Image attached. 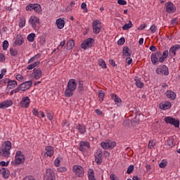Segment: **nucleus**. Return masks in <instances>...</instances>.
Returning <instances> with one entry per match:
<instances>
[{
    "mask_svg": "<svg viewBox=\"0 0 180 180\" xmlns=\"http://www.w3.org/2000/svg\"><path fill=\"white\" fill-rule=\"evenodd\" d=\"M12 149V143L9 141H4L0 147V157L9 158L11 150Z\"/></svg>",
    "mask_w": 180,
    "mask_h": 180,
    "instance_id": "obj_1",
    "label": "nucleus"
},
{
    "mask_svg": "<svg viewBox=\"0 0 180 180\" xmlns=\"http://www.w3.org/2000/svg\"><path fill=\"white\" fill-rule=\"evenodd\" d=\"M75 89H77V82H75V79H70L68 82L66 89L65 90V96L71 98V96L74 95Z\"/></svg>",
    "mask_w": 180,
    "mask_h": 180,
    "instance_id": "obj_2",
    "label": "nucleus"
},
{
    "mask_svg": "<svg viewBox=\"0 0 180 180\" xmlns=\"http://www.w3.org/2000/svg\"><path fill=\"white\" fill-rule=\"evenodd\" d=\"M72 171L74 174H75L76 176H78L79 178H82V176H84V174H85L84 167L78 165L72 167Z\"/></svg>",
    "mask_w": 180,
    "mask_h": 180,
    "instance_id": "obj_3",
    "label": "nucleus"
},
{
    "mask_svg": "<svg viewBox=\"0 0 180 180\" xmlns=\"http://www.w3.org/2000/svg\"><path fill=\"white\" fill-rule=\"evenodd\" d=\"M93 32L95 34H99L102 30V22L99 20H95L92 23Z\"/></svg>",
    "mask_w": 180,
    "mask_h": 180,
    "instance_id": "obj_4",
    "label": "nucleus"
},
{
    "mask_svg": "<svg viewBox=\"0 0 180 180\" xmlns=\"http://www.w3.org/2000/svg\"><path fill=\"white\" fill-rule=\"evenodd\" d=\"M15 164H23L25 162V155L20 150H18L15 153Z\"/></svg>",
    "mask_w": 180,
    "mask_h": 180,
    "instance_id": "obj_5",
    "label": "nucleus"
},
{
    "mask_svg": "<svg viewBox=\"0 0 180 180\" xmlns=\"http://www.w3.org/2000/svg\"><path fill=\"white\" fill-rule=\"evenodd\" d=\"M165 122L167 124H172L174 127H179V120L172 117L165 118Z\"/></svg>",
    "mask_w": 180,
    "mask_h": 180,
    "instance_id": "obj_6",
    "label": "nucleus"
},
{
    "mask_svg": "<svg viewBox=\"0 0 180 180\" xmlns=\"http://www.w3.org/2000/svg\"><path fill=\"white\" fill-rule=\"evenodd\" d=\"M94 41H95L94 38H88L85 39L81 45L82 49L86 50L87 49H89V47H92Z\"/></svg>",
    "mask_w": 180,
    "mask_h": 180,
    "instance_id": "obj_7",
    "label": "nucleus"
},
{
    "mask_svg": "<svg viewBox=\"0 0 180 180\" xmlns=\"http://www.w3.org/2000/svg\"><path fill=\"white\" fill-rule=\"evenodd\" d=\"M44 180H56V174L51 169H48L46 171Z\"/></svg>",
    "mask_w": 180,
    "mask_h": 180,
    "instance_id": "obj_8",
    "label": "nucleus"
},
{
    "mask_svg": "<svg viewBox=\"0 0 180 180\" xmlns=\"http://www.w3.org/2000/svg\"><path fill=\"white\" fill-rule=\"evenodd\" d=\"M165 8L167 13H175L176 11V7H175V5L171 1H168L165 4Z\"/></svg>",
    "mask_w": 180,
    "mask_h": 180,
    "instance_id": "obj_9",
    "label": "nucleus"
},
{
    "mask_svg": "<svg viewBox=\"0 0 180 180\" xmlns=\"http://www.w3.org/2000/svg\"><path fill=\"white\" fill-rule=\"evenodd\" d=\"M155 71L159 75H168V74H169L168 72V68L165 65L160 66L159 68H156Z\"/></svg>",
    "mask_w": 180,
    "mask_h": 180,
    "instance_id": "obj_10",
    "label": "nucleus"
},
{
    "mask_svg": "<svg viewBox=\"0 0 180 180\" xmlns=\"http://www.w3.org/2000/svg\"><path fill=\"white\" fill-rule=\"evenodd\" d=\"M32 9H34V12L38 13L41 12V6L37 4H30V5L27 6L26 11H32Z\"/></svg>",
    "mask_w": 180,
    "mask_h": 180,
    "instance_id": "obj_11",
    "label": "nucleus"
},
{
    "mask_svg": "<svg viewBox=\"0 0 180 180\" xmlns=\"http://www.w3.org/2000/svg\"><path fill=\"white\" fill-rule=\"evenodd\" d=\"M30 105V98L27 96H24L22 98L20 102V106L21 108H27Z\"/></svg>",
    "mask_w": 180,
    "mask_h": 180,
    "instance_id": "obj_12",
    "label": "nucleus"
},
{
    "mask_svg": "<svg viewBox=\"0 0 180 180\" xmlns=\"http://www.w3.org/2000/svg\"><path fill=\"white\" fill-rule=\"evenodd\" d=\"M102 149L98 148L95 153V161L98 165H101L102 164Z\"/></svg>",
    "mask_w": 180,
    "mask_h": 180,
    "instance_id": "obj_13",
    "label": "nucleus"
},
{
    "mask_svg": "<svg viewBox=\"0 0 180 180\" xmlns=\"http://www.w3.org/2000/svg\"><path fill=\"white\" fill-rule=\"evenodd\" d=\"M91 148V145H89V142L88 141H81L79 143V150L80 151L85 152L86 150H89Z\"/></svg>",
    "mask_w": 180,
    "mask_h": 180,
    "instance_id": "obj_14",
    "label": "nucleus"
},
{
    "mask_svg": "<svg viewBox=\"0 0 180 180\" xmlns=\"http://www.w3.org/2000/svg\"><path fill=\"white\" fill-rule=\"evenodd\" d=\"M32 84L33 83L32 81L23 82L19 85L20 91H22L23 92H25V91H27V89H30V86H32Z\"/></svg>",
    "mask_w": 180,
    "mask_h": 180,
    "instance_id": "obj_15",
    "label": "nucleus"
},
{
    "mask_svg": "<svg viewBox=\"0 0 180 180\" xmlns=\"http://www.w3.org/2000/svg\"><path fill=\"white\" fill-rule=\"evenodd\" d=\"M29 22L32 25L33 29H36V27H37V25L40 23V20H39V18L36 16H31L29 19Z\"/></svg>",
    "mask_w": 180,
    "mask_h": 180,
    "instance_id": "obj_16",
    "label": "nucleus"
},
{
    "mask_svg": "<svg viewBox=\"0 0 180 180\" xmlns=\"http://www.w3.org/2000/svg\"><path fill=\"white\" fill-rule=\"evenodd\" d=\"M161 56V52L158 51L155 53H153L150 56V60L152 61V63L155 65L158 64L159 63V59L158 57Z\"/></svg>",
    "mask_w": 180,
    "mask_h": 180,
    "instance_id": "obj_17",
    "label": "nucleus"
},
{
    "mask_svg": "<svg viewBox=\"0 0 180 180\" xmlns=\"http://www.w3.org/2000/svg\"><path fill=\"white\" fill-rule=\"evenodd\" d=\"M180 49V45L179 44H175L172 46L169 51V54L171 57H175L176 56V51Z\"/></svg>",
    "mask_w": 180,
    "mask_h": 180,
    "instance_id": "obj_18",
    "label": "nucleus"
},
{
    "mask_svg": "<svg viewBox=\"0 0 180 180\" xmlns=\"http://www.w3.org/2000/svg\"><path fill=\"white\" fill-rule=\"evenodd\" d=\"M31 75L34 79H40L42 77L41 70L34 68Z\"/></svg>",
    "mask_w": 180,
    "mask_h": 180,
    "instance_id": "obj_19",
    "label": "nucleus"
},
{
    "mask_svg": "<svg viewBox=\"0 0 180 180\" xmlns=\"http://www.w3.org/2000/svg\"><path fill=\"white\" fill-rule=\"evenodd\" d=\"M12 105H13L12 100H6L0 103V109H7V108L12 106Z\"/></svg>",
    "mask_w": 180,
    "mask_h": 180,
    "instance_id": "obj_20",
    "label": "nucleus"
},
{
    "mask_svg": "<svg viewBox=\"0 0 180 180\" xmlns=\"http://www.w3.org/2000/svg\"><path fill=\"white\" fill-rule=\"evenodd\" d=\"M171 103L168 101L161 103L159 105L160 109H162V110H168V109H171Z\"/></svg>",
    "mask_w": 180,
    "mask_h": 180,
    "instance_id": "obj_21",
    "label": "nucleus"
},
{
    "mask_svg": "<svg viewBox=\"0 0 180 180\" xmlns=\"http://www.w3.org/2000/svg\"><path fill=\"white\" fill-rule=\"evenodd\" d=\"M45 150L46 151L45 155H47V157H53L54 155V148L52 146H46Z\"/></svg>",
    "mask_w": 180,
    "mask_h": 180,
    "instance_id": "obj_22",
    "label": "nucleus"
},
{
    "mask_svg": "<svg viewBox=\"0 0 180 180\" xmlns=\"http://www.w3.org/2000/svg\"><path fill=\"white\" fill-rule=\"evenodd\" d=\"M111 98L112 100H114V101L115 102V104L117 106H120V105H122V99L119 98V96L116 94H112Z\"/></svg>",
    "mask_w": 180,
    "mask_h": 180,
    "instance_id": "obj_23",
    "label": "nucleus"
},
{
    "mask_svg": "<svg viewBox=\"0 0 180 180\" xmlns=\"http://www.w3.org/2000/svg\"><path fill=\"white\" fill-rule=\"evenodd\" d=\"M166 96L167 98H168L169 99H172V101L175 100L176 98V94H175L174 91L169 90L166 91Z\"/></svg>",
    "mask_w": 180,
    "mask_h": 180,
    "instance_id": "obj_24",
    "label": "nucleus"
},
{
    "mask_svg": "<svg viewBox=\"0 0 180 180\" xmlns=\"http://www.w3.org/2000/svg\"><path fill=\"white\" fill-rule=\"evenodd\" d=\"M8 86L7 88L8 89H13L15 86H18V82L15 80H9L8 79Z\"/></svg>",
    "mask_w": 180,
    "mask_h": 180,
    "instance_id": "obj_25",
    "label": "nucleus"
},
{
    "mask_svg": "<svg viewBox=\"0 0 180 180\" xmlns=\"http://www.w3.org/2000/svg\"><path fill=\"white\" fill-rule=\"evenodd\" d=\"M56 23L58 29H63L64 27V25H65V21H64L61 18H59V19L56 20Z\"/></svg>",
    "mask_w": 180,
    "mask_h": 180,
    "instance_id": "obj_26",
    "label": "nucleus"
},
{
    "mask_svg": "<svg viewBox=\"0 0 180 180\" xmlns=\"http://www.w3.org/2000/svg\"><path fill=\"white\" fill-rule=\"evenodd\" d=\"M77 91L79 92V94H82L84 92V81H78Z\"/></svg>",
    "mask_w": 180,
    "mask_h": 180,
    "instance_id": "obj_27",
    "label": "nucleus"
},
{
    "mask_svg": "<svg viewBox=\"0 0 180 180\" xmlns=\"http://www.w3.org/2000/svg\"><path fill=\"white\" fill-rule=\"evenodd\" d=\"M77 129L79 130V132H80L81 134H84L85 133H86V128L85 127V126L79 124L77 126Z\"/></svg>",
    "mask_w": 180,
    "mask_h": 180,
    "instance_id": "obj_28",
    "label": "nucleus"
},
{
    "mask_svg": "<svg viewBox=\"0 0 180 180\" xmlns=\"http://www.w3.org/2000/svg\"><path fill=\"white\" fill-rule=\"evenodd\" d=\"M88 178L89 180H96V179H95V172H94V169H89L88 171Z\"/></svg>",
    "mask_w": 180,
    "mask_h": 180,
    "instance_id": "obj_29",
    "label": "nucleus"
},
{
    "mask_svg": "<svg viewBox=\"0 0 180 180\" xmlns=\"http://www.w3.org/2000/svg\"><path fill=\"white\" fill-rule=\"evenodd\" d=\"M23 37L20 35H18L15 39V44L17 46H22L23 44Z\"/></svg>",
    "mask_w": 180,
    "mask_h": 180,
    "instance_id": "obj_30",
    "label": "nucleus"
},
{
    "mask_svg": "<svg viewBox=\"0 0 180 180\" xmlns=\"http://www.w3.org/2000/svg\"><path fill=\"white\" fill-rule=\"evenodd\" d=\"M134 81L137 88H143L144 86V83L141 82L139 78L136 77Z\"/></svg>",
    "mask_w": 180,
    "mask_h": 180,
    "instance_id": "obj_31",
    "label": "nucleus"
},
{
    "mask_svg": "<svg viewBox=\"0 0 180 180\" xmlns=\"http://www.w3.org/2000/svg\"><path fill=\"white\" fill-rule=\"evenodd\" d=\"M133 27V23H131V21H129V23H125L122 26V30H129V29H131Z\"/></svg>",
    "mask_w": 180,
    "mask_h": 180,
    "instance_id": "obj_32",
    "label": "nucleus"
},
{
    "mask_svg": "<svg viewBox=\"0 0 180 180\" xmlns=\"http://www.w3.org/2000/svg\"><path fill=\"white\" fill-rule=\"evenodd\" d=\"M175 141V139H174V137H170L169 138V139L167 141V146L169 147H174V146H175V143H174Z\"/></svg>",
    "mask_w": 180,
    "mask_h": 180,
    "instance_id": "obj_33",
    "label": "nucleus"
},
{
    "mask_svg": "<svg viewBox=\"0 0 180 180\" xmlns=\"http://www.w3.org/2000/svg\"><path fill=\"white\" fill-rule=\"evenodd\" d=\"M1 174L4 178H5L6 179H8V178H9L10 174H9V170L8 169L3 168Z\"/></svg>",
    "mask_w": 180,
    "mask_h": 180,
    "instance_id": "obj_34",
    "label": "nucleus"
},
{
    "mask_svg": "<svg viewBox=\"0 0 180 180\" xmlns=\"http://www.w3.org/2000/svg\"><path fill=\"white\" fill-rule=\"evenodd\" d=\"M98 65H100V67H101L102 68H107L106 66V63L105 62V60L102 58L98 59Z\"/></svg>",
    "mask_w": 180,
    "mask_h": 180,
    "instance_id": "obj_35",
    "label": "nucleus"
},
{
    "mask_svg": "<svg viewBox=\"0 0 180 180\" xmlns=\"http://www.w3.org/2000/svg\"><path fill=\"white\" fill-rule=\"evenodd\" d=\"M122 54L124 57H130V53H129V47L125 46L123 48Z\"/></svg>",
    "mask_w": 180,
    "mask_h": 180,
    "instance_id": "obj_36",
    "label": "nucleus"
},
{
    "mask_svg": "<svg viewBox=\"0 0 180 180\" xmlns=\"http://www.w3.org/2000/svg\"><path fill=\"white\" fill-rule=\"evenodd\" d=\"M108 149L112 150V148H115L116 147V142L112 141H107Z\"/></svg>",
    "mask_w": 180,
    "mask_h": 180,
    "instance_id": "obj_37",
    "label": "nucleus"
},
{
    "mask_svg": "<svg viewBox=\"0 0 180 180\" xmlns=\"http://www.w3.org/2000/svg\"><path fill=\"white\" fill-rule=\"evenodd\" d=\"M39 64H40V61L34 62V63L28 65L27 67V70H33V68H34V67H37V65H39Z\"/></svg>",
    "mask_w": 180,
    "mask_h": 180,
    "instance_id": "obj_38",
    "label": "nucleus"
},
{
    "mask_svg": "<svg viewBox=\"0 0 180 180\" xmlns=\"http://www.w3.org/2000/svg\"><path fill=\"white\" fill-rule=\"evenodd\" d=\"M75 46V42L74 41V40L70 39V40L68 41V42H67V47H68L69 49H71Z\"/></svg>",
    "mask_w": 180,
    "mask_h": 180,
    "instance_id": "obj_39",
    "label": "nucleus"
},
{
    "mask_svg": "<svg viewBox=\"0 0 180 180\" xmlns=\"http://www.w3.org/2000/svg\"><path fill=\"white\" fill-rule=\"evenodd\" d=\"M34 37H36V34L34 33H31L27 36V40L30 42H33L34 41Z\"/></svg>",
    "mask_w": 180,
    "mask_h": 180,
    "instance_id": "obj_40",
    "label": "nucleus"
},
{
    "mask_svg": "<svg viewBox=\"0 0 180 180\" xmlns=\"http://www.w3.org/2000/svg\"><path fill=\"white\" fill-rule=\"evenodd\" d=\"M25 25H26V19L21 18L18 24L19 27H21V28L25 27Z\"/></svg>",
    "mask_w": 180,
    "mask_h": 180,
    "instance_id": "obj_41",
    "label": "nucleus"
},
{
    "mask_svg": "<svg viewBox=\"0 0 180 180\" xmlns=\"http://www.w3.org/2000/svg\"><path fill=\"white\" fill-rule=\"evenodd\" d=\"M64 46H65V41H61L59 46L57 47V49H54V51H58L59 50H61V49H63Z\"/></svg>",
    "mask_w": 180,
    "mask_h": 180,
    "instance_id": "obj_42",
    "label": "nucleus"
},
{
    "mask_svg": "<svg viewBox=\"0 0 180 180\" xmlns=\"http://www.w3.org/2000/svg\"><path fill=\"white\" fill-rule=\"evenodd\" d=\"M98 98H99L101 102L103 101V98H105V93H103V91H102V90L99 91Z\"/></svg>",
    "mask_w": 180,
    "mask_h": 180,
    "instance_id": "obj_43",
    "label": "nucleus"
},
{
    "mask_svg": "<svg viewBox=\"0 0 180 180\" xmlns=\"http://www.w3.org/2000/svg\"><path fill=\"white\" fill-rule=\"evenodd\" d=\"M8 47H9V42L8 41L5 40L3 42V50L6 51L8 50Z\"/></svg>",
    "mask_w": 180,
    "mask_h": 180,
    "instance_id": "obj_44",
    "label": "nucleus"
},
{
    "mask_svg": "<svg viewBox=\"0 0 180 180\" xmlns=\"http://www.w3.org/2000/svg\"><path fill=\"white\" fill-rule=\"evenodd\" d=\"M101 146L104 150H109V148L108 146V141H106L105 142H101Z\"/></svg>",
    "mask_w": 180,
    "mask_h": 180,
    "instance_id": "obj_45",
    "label": "nucleus"
},
{
    "mask_svg": "<svg viewBox=\"0 0 180 180\" xmlns=\"http://www.w3.org/2000/svg\"><path fill=\"white\" fill-rule=\"evenodd\" d=\"M154 147H155V141L152 140L150 141L148 143V148H154Z\"/></svg>",
    "mask_w": 180,
    "mask_h": 180,
    "instance_id": "obj_46",
    "label": "nucleus"
},
{
    "mask_svg": "<svg viewBox=\"0 0 180 180\" xmlns=\"http://www.w3.org/2000/svg\"><path fill=\"white\" fill-rule=\"evenodd\" d=\"M134 169V165H131L127 168V174H131V172H133Z\"/></svg>",
    "mask_w": 180,
    "mask_h": 180,
    "instance_id": "obj_47",
    "label": "nucleus"
},
{
    "mask_svg": "<svg viewBox=\"0 0 180 180\" xmlns=\"http://www.w3.org/2000/svg\"><path fill=\"white\" fill-rule=\"evenodd\" d=\"M10 54H11L13 56H18V51L15 49H11Z\"/></svg>",
    "mask_w": 180,
    "mask_h": 180,
    "instance_id": "obj_48",
    "label": "nucleus"
},
{
    "mask_svg": "<svg viewBox=\"0 0 180 180\" xmlns=\"http://www.w3.org/2000/svg\"><path fill=\"white\" fill-rule=\"evenodd\" d=\"M125 41L126 39H124V37H122L117 41V44H120V46H123Z\"/></svg>",
    "mask_w": 180,
    "mask_h": 180,
    "instance_id": "obj_49",
    "label": "nucleus"
},
{
    "mask_svg": "<svg viewBox=\"0 0 180 180\" xmlns=\"http://www.w3.org/2000/svg\"><path fill=\"white\" fill-rule=\"evenodd\" d=\"M58 172H67V167H61L57 169Z\"/></svg>",
    "mask_w": 180,
    "mask_h": 180,
    "instance_id": "obj_50",
    "label": "nucleus"
},
{
    "mask_svg": "<svg viewBox=\"0 0 180 180\" xmlns=\"http://www.w3.org/2000/svg\"><path fill=\"white\" fill-rule=\"evenodd\" d=\"M159 167L160 168H165V167H167V162L165 160H162L160 164H159Z\"/></svg>",
    "mask_w": 180,
    "mask_h": 180,
    "instance_id": "obj_51",
    "label": "nucleus"
},
{
    "mask_svg": "<svg viewBox=\"0 0 180 180\" xmlns=\"http://www.w3.org/2000/svg\"><path fill=\"white\" fill-rule=\"evenodd\" d=\"M150 30L152 33H155V32H157V27L155 26V25H153L150 27Z\"/></svg>",
    "mask_w": 180,
    "mask_h": 180,
    "instance_id": "obj_52",
    "label": "nucleus"
},
{
    "mask_svg": "<svg viewBox=\"0 0 180 180\" xmlns=\"http://www.w3.org/2000/svg\"><path fill=\"white\" fill-rule=\"evenodd\" d=\"M117 4L119 5H127V1H126L125 0H117Z\"/></svg>",
    "mask_w": 180,
    "mask_h": 180,
    "instance_id": "obj_53",
    "label": "nucleus"
},
{
    "mask_svg": "<svg viewBox=\"0 0 180 180\" xmlns=\"http://www.w3.org/2000/svg\"><path fill=\"white\" fill-rule=\"evenodd\" d=\"M81 8H82V9H84V12H85V13L88 12V8H86V4L82 3V4H81Z\"/></svg>",
    "mask_w": 180,
    "mask_h": 180,
    "instance_id": "obj_54",
    "label": "nucleus"
},
{
    "mask_svg": "<svg viewBox=\"0 0 180 180\" xmlns=\"http://www.w3.org/2000/svg\"><path fill=\"white\" fill-rule=\"evenodd\" d=\"M53 115L51 112H47V117L49 120H53Z\"/></svg>",
    "mask_w": 180,
    "mask_h": 180,
    "instance_id": "obj_55",
    "label": "nucleus"
},
{
    "mask_svg": "<svg viewBox=\"0 0 180 180\" xmlns=\"http://www.w3.org/2000/svg\"><path fill=\"white\" fill-rule=\"evenodd\" d=\"M60 159L58 158H56L54 161V165L55 167H60Z\"/></svg>",
    "mask_w": 180,
    "mask_h": 180,
    "instance_id": "obj_56",
    "label": "nucleus"
},
{
    "mask_svg": "<svg viewBox=\"0 0 180 180\" xmlns=\"http://www.w3.org/2000/svg\"><path fill=\"white\" fill-rule=\"evenodd\" d=\"M32 113L34 116H37V117H39V111L36 108H33Z\"/></svg>",
    "mask_w": 180,
    "mask_h": 180,
    "instance_id": "obj_57",
    "label": "nucleus"
},
{
    "mask_svg": "<svg viewBox=\"0 0 180 180\" xmlns=\"http://www.w3.org/2000/svg\"><path fill=\"white\" fill-rule=\"evenodd\" d=\"M126 61H127L128 65H130V64H131V63H133V59H131V58L128 56V58H127V59H126Z\"/></svg>",
    "mask_w": 180,
    "mask_h": 180,
    "instance_id": "obj_58",
    "label": "nucleus"
},
{
    "mask_svg": "<svg viewBox=\"0 0 180 180\" xmlns=\"http://www.w3.org/2000/svg\"><path fill=\"white\" fill-rule=\"evenodd\" d=\"M146 27H147V25L141 24L140 27H139L138 30H143V29H146Z\"/></svg>",
    "mask_w": 180,
    "mask_h": 180,
    "instance_id": "obj_59",
    "label": "nucleus"
},
{
    "mask_svg": "<svg viewBox=\"0 0 180 180\" xmlns=\"http://www.w3.org/2000/svg\"><path fill=\"white\" fill-rule=\"evenodd\" d=\"M74 6H75V1H72L70 6H68L70 11H71V9H72V8H74Z\"/></svg>",
    "mask_w": 180,
    "mask_h": 180,
    "instance_id": "obj_60",
    "label": "nucleus"
},
{
    "mask_svg": "<svg viewBox=\"0 0 180 180\" xmlns=\"http://www.w3.org/2000/svg\"><path fill=\"white\" fill-rule=\"evenodd\" d=\"M110 180H118L117 177L115 175V174H111L110 175Z\"/></svg>",
    "mask_w": 180,
    "mask_h": 180,
    "instance_id": "obj_61",
    "label": "nucleus"
},
{
    "mask_svg": "<svg viewBox=\"0 0 180 180\" xmlns=\"http://www.w3.org/2000/svg\"><path fill=\"white\" fill-rule=\"evenodd\" d=\"M22 180H36L32 176H26Z\"/></svg>",
    "mask_w": 180,
    "mask_h": 180,
    "instance_id": "obj_62",
    "label": "nucleus"
},
{
    "mask_svg": "<svg viewBox=\"0 0 180 180\" xmlns=\"http://www.w3.org/2000/svg\"><path fill=\"white\" fill-rule=\"evenodd\" d=\"M15 78L18 81H22V79H23V76H22V75H17Z\"/></svg>",
    "mask_w": 180,
    "mask_h": 180,
    "instance_id": "obj_63",
    "label": "nucleus"
},
{
    "mask_svg": "<svg viewBox=\"0 0 180 180\" xmlns=\"http://www.w3.org/2000/svg\"><path fill=\"white\" fill-rule=\"evenodd\" d=\"M162 57L167 58L168 57V50H166L162 53Z\"/></svg>",
    "mask_w": 180,
    "mask_h": 180,
    "instance_id": "obj_64",
    "label": "nucleus"
}]
</instances>
